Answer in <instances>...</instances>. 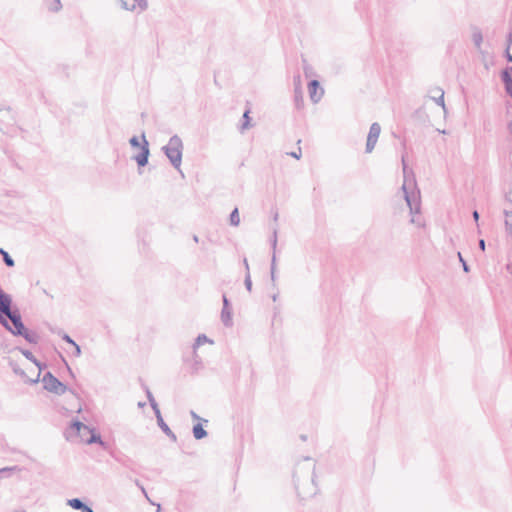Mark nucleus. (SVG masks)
I'll use <instances>...</instances> for the list:
<instances>
[{
	"instance_id": "obj_1",
	"label": "nucleus",
	"mask_w": 512,
	"mask_h": 512,
	"mask_svg": "<svg viewBox=\"0 0 512 512\" xmlns=\"http://www.w3.org/2000/svg\"><path fill=\"white\" fill-rule=\"evenodd\" d=\"M0 325L13 336L24 338L29 344H37L40 340L37 332L25 326L19 308L13 304L12 296L1 287Z\"/></svg>"
},
{
	"instance_id": "obj_2",
	"label": "nucleus",
	"mask_w": 512,
	"mask_h": 512,
	"mask_svg": "<svg viewBox=\"0 0 512 512\" xmlns=\"http://www.w3.org/2000/svg\"><path fill=\"white\" fill-rule=\"evenodd\" d=\"M183 148L182 139L176 134L171 136L168 143L161 148L172 167L178 171H181Z\"/></svg>"
},
{
	"instance_id": "obj_3",
	"label": "nucleus",
	"mask_w": 512,
	"mask_h": 512,
	"mask_svg": "<svg viewBox=\"0 0 512 512\" xmlns=\"http://www.w3.org/2000/svg\"><path fill=\"white\" fill-rule=\"evenodd\" d=\"M129 144L132 148L140 149V152L134 155L132 159L137 163L138 172L141 174V169L148 164L150 156L149 142L146 139L145 133L141 134V141L138 136H132L129 139Z\"/></svg>"
},
{
	"instance_id": "obj_4",
	"label": "nucleus",
	"mask_w": 512,
	"mask_h": 512,
	"mask_svg": "<svg viewBox=\"0 0 512 512\" xmlns=\"http://www.w3.org/2000/svg\"><path fill=\"white\" fill-rule=\"evenodd\" d=\"M43 388L55 395H63L67 391L72 393L74 396H78L75 390L68 388L62 381L54 376L50 371H47L42 377Z\"/></svg>"
},
{
	"instance_id": "obj_5",
	"label": "nucleus",
	"mask_w": 512,
	"mask_h": 512,
	"mask_svg": "<svg viewBox=\"0 0 512 512\" xmlns=\"http://www.w3.org/2000/svg\"><path fill=\"white\" fill-rule=\"evenodd\" d=\"M380 133H381L380 124L377 122L372 123L370 126V129H369L368 136H367L366 147H365L366 153H371L373 151V149L377 143V140L379 138Z\"/></svg>"
},
{
	"instance_id": "obj_6",
	"label": "nucleus",
	"mask_w": 512,
	"mask_h": 512,
	"mask_svg": "<svg viewBox=\"0 0 512 512\" xmlns=\"http://www.w3.org/2000/svg\"><path fill=\"white\" fill-rule=\"evenodd\" d=\"M402 189L404 192L405 201L410 209V213L412 215L420 213V209H421L420 196L419 195H411L408 192L405 184H403Z\"/></svg>"
},
{
	"instance_id": "obj_7",
	"label": "nucleus",
	"mask_w": 512,
	"mask_h": 512,
	"mask_svg": "<svg viewBox=\"0 0 512 512\" xmlns=\"http://www.w3.org/2000/svg\"><path fill=\"white\" fill-rule=\"evenodd\" d=\"M222 302L223 307L221 310V321L225 327H231L233 325L232 307L225 293L222 295Z\"/></svg>"
},
{
	"instance_id": "obj_8",
	"label": "nucleus",
	"mask_w": 512,
	"mask_h": 512,
	"mask_svg": "<svg viewBox=\"0 0 512 512\" xmlns=\"http://www.w3.org/2000/svg\"><path fill=\"white\" fill-rule=\"evenodd\" d=\"M308 91L313 103H318L324 94V89L321 87L320 82L315 79L308 82Z\"/></svg>"
},
{
	"instance_id": "obj_9",
	"label": "nucleus",
	"mask_w": 512,
	"mask_h": 512,
	"mask_svg": "<svg viewBox=\"0 0 512 512\" xmlns=\"http://www.w3.org/2000/svg\"><path fill=\"white\" fill-rule=\"evenodd\" d=\"M271 247H272V258H271V266H270V274L271 281L273 286H275L276 282V247H277V229H273L272 237L270 239Z\"/></svg>"
},
{
	"instance_id": "obj_10",
	"label": "nucleus",
	"mask_w": 512,
	"mask_h": 512,
	"mask_svg": "<svg viewBox=\"0 0 512 512\" xmlns=\"http://www.w3.org/2000/svg\"><path fill=\"white\" fill-rule=\"evenodd\" d=\"M9 365H10V367L12 368L13 372H14L16 375L20 376V377L24 380V382H25V383H29V384H36V383H38V382H39L40 373H38V374H37L36 378L31 379V378H29V377L26 375L25 371H24L23 369H21V368L19 367V365H18L16 362H14V361H10V362H9Z\"/></svg>"
},
{
	"instance_id": "obj_11",
	"label": "nucleus",
	"mask_w": 512,
	"mask_h": 512,
	"mask_svg": "<svg viewBox=\"0 0 512 512\" xmlns=\"http://www.w3.org/2000/svg\"><path fill=\"white\" fill-rule=\"evenodd\" d=\"M298 79V83L294 87V104L296 109H301L304 106L303 92L301 88L300 75H296L295 79Z\"/></svg>"
},
{
	"instance_id": "obj_12",
	"label": "nucleus",
	"mask_w": 512,
	"mask_h": 512,
	"mask_svg": "<svg viewBox=\"0 0 512 512\" xmlns=\"http://www.w3.org/2000/svg\"><path fill=\"white\" fill-rule=\"evenodd\" d=\"M431 95L429 96L437 105L441 106L444 111H446L445 102H444V91L435 87L430 90Z\"/></svg>"
},
{
	"instance_id": "obj_13",
	"label": "nucleus",
	"mask_w": 512,
	"mask_h": 512,
	"mask_svg": "<svg viewBox=\"0 0 512 512\" xmlns=\"http://www.w3.org/2000/svg\"><path fill=\"white\" fill-rule=\"evenodd\" d=\"M90 433V437L86 440L87 444H99L102 447L105 446V442L102 440L100 433H98L94 428H90L87 430Z\"/></svg>"
},
{
	"instance_id": "obj_14",
	"label": "nucleus",
	"mask_w": 512,
	"mask_h": 512,
	"mask_svg": "<svg viewBox=\"0 0 512 512\" xmlns=\"http://www.w3.org/2000/svg\"><path fill=\"white\" fill-rule=\"evenodd\" d=\"M159 428L162 430V432L173 442L177 441L176 434L170 429V427L167 425V423L164 421L163 418L159 419V423H157Z\"/></svg>"
},
{
	"instance_id": "obj_15",
	"label": "nucleus",
	"mask_w": 512,
	"mask_h": 512,
	"mask_svg": "<svg viewBox=\"0 0 512 512\" xmlns=\"http://www.w3.org/2000/svg\"><path fill=\"white\" fill-rule=\"evenodd\" d=\"M250 112H251L250 107H247L242 116V124L239 127L240 132H244L245 130L252 127V123H251L252 119L250 117Z\"/></svg>"
},
{
	"instance_id": "obj_16",
	"label": "nucleus",
	"mask_w": 512,
	"mask_h": 512,
	"mask_svg": "<svg viewBox=\"0 0 512 512\" xmlns=\"http://www.w3.org/2000/svg\"><path fill=\"white\" fill-rule=\"evenodd\" d=\"M192 433L196 440H201L207 437L208 435L207 431L204 429L203 424L201 422L193 425Z\"/></svg>"
},
{
	"instance_id": "obj_17",
	"label": "nucleus",
	"mask_w": 512,
	"mask_h": 512,
	"mask_svg": "<svg viewBox=\"0 0 512 512\" xmlns=\"http://www.w3.org/2000/svg\"><path fill=\"white\" fill-rule=\"evenodd\" d=\"M472 41H473L476 49L480 51L481 45L483 42V35H482L481 30L478 27H473Z\"/></svg>"
},
{
	"instance_id": "obj_18",
	"label": "nucleus",
	"mask_w": 512,
	"mask_h": 512,
	"mask_svg": "<svg viewBox=\"0 0 512 512\" xmlns=\"http://www.w3.org/2000/svg\"><path fill=\"white\" fill-rule=\"evenodd\" d=\"M67 504L74 510L83 511L86 509L87 503L84 502L81 498H72L67 501Z\"/></svg>"
},
{
	"instance_id": "obj_19",
	"label": "nucleus",
	"mask_w": 512,
	"mask_h": 512,
	"mask_svg": "<svg viewBox=\"0 0 512 512\" xmlns=\"http://www.w3.org/2000/svg\"><path fill=\"white\" fill-rule=\"evenodd\" d=\"M70 429L76 434H80L81 430H90V427L79 421L78 419L72 420Z\"/></svg>"
},
{
	"instance_id": "obj_20",
	"label": "nucleus",
	"mask_w": 512,
	"mask_h": 512,
	"mask_svg": "<svg viewBox=\"0 0 512 512\" xmlns=\"http://www.w3.org/2000/svg\"><path fill=\"white\" fill-rule=\"evenodd\" d=\"M501 81L504 84L512 82V66H507L500 72Z\"/></svg>"
},
{
	"instance_id": "obj_21",
	"label": "nucleus",
	"mask_w": 512,
	"mask_h": 512,
	"mask_svg": "<svg viewBox=\"0 0 512 512\" xmlns=\"http://www.w3.org/2000/svg\"><path fill=\"white\" fill-rule=\"evenodd\" d=\"M203 368V362L199 355L197 354L196 350H193V363L191 366L192 373H197L200 369Z\"/></svg>"
},
{
	"instance_id": "obj_22",
	"label": "nucleus",
	"mask_w": 512,
	"mask_h": 512,
	"mask_svg": "<svg viewBox=\"0 0 512 512\" xmlns=\"http://www.w3.org/2000/svg\"><path fill=\"white\" fill-rule=\"evenodd\" d=\"M0 255L2 256V260L4 262V264L7 266V267H14L15 266V261L14 259L11 257V255L6 251L4 250L3 248H0Z\"/></svg>"
},
{
	"instance_id": "obj_23",
	"label": "nucleus",
	"mask_w": 512,
	"mask_h": 512,
	"mask_svg": "<svg viewBox=\"0 0 512 512\" xmlns=\"http://www.w3.org/2000/svg\"><path fill=\"white\" fill-rule=\"evenodd\" d=\"M15 471H21V468L19 466L3 467L0 469V478H8Z\"/></svg>"
},
{
	"instance_id": "obj_24",
	"label": "nucleus",
	"mask_w": 512,
	"mask_h": 512,
	"mask_svg": "<svg viewBox=\"0 0 512 512\" xmlns=\"http://www.w3.org/2000/svg\"><path fill=\"white\" fill-rule=\"evenodd\" d=\"M204 343H213V340L209 339L205 334H199L193 344V350H197L199 346Z\"/></svg>"
},
{
	"instance_id": "obj_25",
	"label": "nucleus",
	"mask_w": 512,
	"mask_h": 512,
	"mask_svg": "<svg viewBox=\"0 0 512 512\" xmlns=\"http://www.w3.org/2000/svg\"><path fill=\"white\" fill-rule=\"evenodd\" d=\"M229 222L232 226H238L240 223L239 211L238 208H234L229 216Z\"/></svg>"
},
{
	"instance_id": "obj_26",
	"label": "nucleus",
	"mask_w": 512,
	"mask_h": 512,
	"mask_svg": "<svg viewBox=\"0 0 512 512\" xmlns=\"http://www.w3.org/2000/svg\"><path fill=\"white\" fill-rule=\"evenodd\" d=\"M15 349L18 350L27 360L31 361L32 363H36L37 358L30 350L22 347H16Z\"/></svg>"
},
{
	"instance_id": "obj_27",
	"label": "nucleus",
	"mask_w": 512,
	"mask_h": 512,
	"mask_svg": "<svg viewBox=\"0 0 512 512\" xmlns=\"http://www.w3.org/2000/svg\"><path fill=\"white\" fill-rule=\"evenodd\" d=\"M139 381L141 382V387L144 389V391L146 393L149 404L152 405V404L157 403L152 392L150 391L149 387L143 382V380L141 378H139Z\"/></svg>"
},
{
	"instance_id": "obj_28",
	"label": "nucleus",
	"mask_w": 512,
	"mask_h": 512,
	"mask_svg": "<svg viewBox=\"0 0 512 512\" xmlns=\"http://www.w3.org/2000/svg\"><path fill=\"white\" fill-rule=\"evenodd\" d=\"M62 8V4L60 0H53L49 6V11L58 12Z\"/></svg>"
},
{
	"instance_id": "obj_29",
	"label": "nucleus",
	"mask_w": 512,
	"mask_h": 512,
	"mask_svg": "<svg viewBox=\"0 0 512 512\" xmlns=\"http://www.w3.org/2000/svg\"><path fill=\"white\" fill-rule=\"evenodd\" d=\"M58 335L61 337V339H62L63 341H65L66 343H68V344H70V345L74 344V342H75V341H74V340H73V339H72V338H71V337H70L66 332H64L63 330H60V331L58 332Z\"/></svg>"
},
{
	"instance_id": "obj_30",
	"label": "nucleus",
	"mask_w": 512,
	"mask_h": 512,
	"mask_svg": "<svg viewBox=\"0 0 512 512\" xmlns=\"http://www.w3.org/2000/svg\"><path fill=\"white\" fill-rule=\"evenodd\" d=\"M244 285H245V288L247 289V291H249V292L252 291V280H251L250 272H248V271L245 274Z\"/></svg>"
},
{
	"instance_id": "obj_31",
	"label": "nucleus",
	"mask_w": 512,
	"mask_h": 512,
	"mask_svg": "<svg viewBox=\"0 0 512 512\" xmlns=\"http://www.w3.org/2000/svg\"><path fill=\"white\" fill-rule=\"evenodd\" d=\"M150 406H151V408L153 409V412H154V414H155V417H156L157 423H159V419H160V418H163V417H162V414H161V411H160V409H159L158 404H157V403H155V404H152V405H150Z\"/></svg>"
},
{
	"instance_id": "obj_32",
	"label": "nucleus",
	"mask_w": 512,
	"mask_h": 512,
	"mask_svg": "<svg viewBox=\"0 0 512 512\" xmlns=\"http://www.w3.org/2000/svg\"><path fill=\"white\" fill-rule=\"evenodd\" d=\"M458 257H459V261L462 264L464 272H466V273L469 272L470 271L469 265L467 264V262L465 261V259L463 258L462 254L460 252H458Z\"/></svg>"
},
{
	"instance_id": "obj_33",
	"label": "nucleus",
	"mask_w": 512,
	"mask_h": 512,
	"mask_svg": "<svg viewBox=\"0 0 512 512\" xmlns=\"http://www.w3.org/2000/svg\"><path fill=\"white\" fill-rule=\"evenodd\" d=\"M133 1L138 5V7L142 11H145L148 8V1L147 0H133Z\"/></svg>"
},
{
	"instance_id": "obj_34",
	"label": "nucleus",
	"mask_w": 512,
	"mask_h": 512,
	"mask_svg": "<svg viewBox=\"0 0 512 512\" xmlns=\"http://www.w3.org/2000/svg\"><path fill=\"white\" fill-rule=\"evenodd\" d=\"M72 346H73L72 355L75 357H80L81 353H82L81 347L76 342H74V344H72Z\"/></svg>"
},
{
	"instance_id": "obj_35",
	"label": "nucleus",
	"mask_w": 512,
	"mask_h": 512,
	"mask_svg": "<svg viewBox=\"0 0 512 512\" xmlns=\"http://www.w3.org/2000/svg\"><path fill=\"white\" fill-rule=\"evenodd\" d=\"M287 155L299 160L302 156V151H301V148L298 147V150L297 151H292V152H289L287 153Z\"/></svg>"
},
{
	"instance_id": "obj_36",
	"label": "nucleus",
	"mask_w": 512,
	"mask_h": 512,
	"mask_svg": "<svg viewBox=\"0 0 512 512\" xmlns=\"http://www.w3.org/2000/svg\"><path fill=\"white\" fill-rule=\"evenodd\" d=\"M38 369L41 374V371L47 368V364L45 362H41L38 359H36V363H33Z\"/></svg>"
},
{
	"instance_id": "obj_37",
	"label": "nucleus",
	"mask_w": 512,
	"mask_h": 512,
	"mask_svg": "<svg viewBox=\"0 0 512 512\" xmlns=\"http://www.w3.org/2000/svg\"><path fill=\"white\" fill-rule=\"evenodd\" d=\"M504 89H505V92L507 93L508 96L511 97L512 99V82H508L507 84H504Z\"/></svg>"
},
{
	"instance_id": "obj_38",
	"label": "nucleus",
	"mask_w": 512,
	"mask_h": 512,
	"mask_svg": "<svg viewBox=\"0 0 512 512\" xmlns=\"http://www.w3.org/2000/svg\"><path fill=\"white\" fill-rule=\"evenodd\" d=\"M120 2H121V7L124 10H130L131 11V10H133L135 8V5H132L131 7H129L127 1H125V0H120Z\"/></svg>"
},
{
	"instance_id": "obj_39",
	"label": "nucleus",
	"mask_w": 512,
	"mask_h": 512,
	"mask_svg": "<svg viewBox=\"0 0 512 512\" xmlns=\"http://www.w3.org/2000/svg\"><path fill=\"white\" fill-rule=\"evenodd\" d=\"M414 115H415V117H418V118H421L422 116L427 117V115L425 114V112L422 108L417 109L415 111Z\"/></svg>"
},
{
	"instance_id": "obj_40",
	"label": "nucleus",
	"mask_w": 512,
	"mask_h": 512,
	"mask_svg": "<svg viewBox=\"0 0 512 512\" xmlns=\"http://www.w3.org/2000/svg\"><path fill=\"white\" fill-rule=\"evenodd\" d=\"M134 483L137 487H139L141 489L142 493L147 497V492H146L145 488L143 487V485L140 483V481L138 479H136L134 481Z\"/></svg>"
},
{
	"instance_id": "obj_41",
	"label": "nucleus",
	"mask_w": 512,
	"mask_h": 512,
	"mask_svg": "<svg viewBox=\"0 0 512 512\" xmlns=\"http://www.w3.org/2000/svg\"><path fill=\"white\" fill-rule=\"evenodd\" d=\"M478 246H479V249L484 252L485 248H486L485 240L484 239H479Z\"/></svg>"
},
{
	"instance_id": "obj_42",
	"label": "nucleus",
	"mask_w": 512,
	"mask_h": 512,
	"mask_svg": "<svg viewBox=\"0 0 512 512\" xmlns=\"http://www.w3.org/2000/svg\"><path fill=\"white\" fill-rule=\"evenodd\" d=\"M190 415L195 420L203 421L205 423L207 422V420L200 418L193 410L190 411Z\"/></svg>"
},
{
	"instance_id": "obj_43",
	"label": "nucleus",
	"mask_w": 512,
	"mask_h": 512,
	"mask_svg": "<svg viewBox=\"0 0 512 512\" xmlns=\"http://www.w3.org/2000/svg\"><path fill=\"white\" fill-rule=\"evenodd\" d=\"M62 360H63V362L65 363V365H66V367H67V370H68V372H69L70 376H71L72 378H74V377H75V375H74V373H73L72 369L70 368V366L68 365L67 361H66V360H65V358H63V357H62Z\"/></svg>"
},
{
	"instance_id": "obj_44",
	"label": "nucleus",
	"mask_w": 512,
	"mask_h": 512,
	"mask_svg": "<svg viewBox=\"0 0 512 512\" xmlns=\"http://www.w3.org/2000/svg\"><path fill=\"white\" fill-rule=\"evenodd\" d=\"M472 216H473V219L475 220V222H478V220L480 218V215H479V212L477 210L473 211Z\"/></svg>"
},
{
	"instance_id": "obj_45",
	"label": "nucleus",
	"mask_w": 512,
	"mask_h": 512,
	"mask_svg": "<svg viewBox=\"0 0 512 512\" xmlns=\"http://www.w3.org/2000/svg\"><path fill=\"white\" fill-rule=\"evenodd\" d=\"M293 483L296 489H298L299 479L296 477V474H293Z\"/></svg>"
},
{
	"instance_id": "obj_46",
	"label": "nucleus",
	"mask_w": 512,
	"mask_h": 512,
	"mask_svg": "<svg viewBox=\"0 0 512 512\" xmlns=\"http://www.w3.org/2000/svg\"><path fill=\"white\" fill-rule=\"evenodd\" d=\"M506 227H507V231L509 232L510 235H512V224L508 223V221H506Z\"/></svg>"
},
{
	"instance_id": "obj_47",
	"label": "nucleus",
	"mask_w": 512,
	"mask_h": 512,
	"mask_svg": "<svg viewBox=\"0 0 512 512\" xmlns=\"http://www.w3.org/2000/svg\"><path fill=\"white\" fill-rule=\"evenodd\" d=\"M506 59L508 62H512V55L509 53L508 49L506 50Z\"/></svg>"
},
{
	"instance_id": "obj_48",
	"label": "nucleus",
	"mask_w": 512,
	"mask_h": 512,
	"mask_svg": "<svg viewBox=\"0 0 512 512\" xmlns=\"http://www.w3.org/2000/svg\"><path fill=\"white\" fill-rule=\"evenodd\" d=\"M243 263H244V266H245L246 272H247V271H248V272H250V271H249V264H248V261H247V259H246V258H244Z\"/></svg>"
},
{
	"instance_id": "obj_49",
	"label": "nucleus",
	"mask_w": 512,
	"mask_h": 512,
	"mask_svg": "<svg viewBox=\"0 0 512 512\" xmlns=\"http://www.w3.org/2000/svg\"><path fill=\"white\" fill-rule=\"evenodd\" d=\"M82 512H94V510L87 504L86 509H84Z\"/></svg>"
},
{
	"instance_id": "obj_50",
	"label": "nucleus",
	"mask_w": 512,
	"mask_h": 512,
	"mask_svg": "<svg viewBox=\"0 0 512 512\" xmlns=\"http://www.w3.org/2000/svg\"><path fill=\"white\" fill-rule=\"evenodd\" d=\"M402 165H403V170L405 171V170H406L407 165H406V161H405L404 156H402Z\"/></svg>"
},
{
	"instance_id": "obj_51",
	"label": "nucleus",
	"mask_w": 512,
	"mask_h": 512,
	"mask_svg": "<svg viewBox=\"0 0 512 512\" xmlns=\"http://www.w3.org/2000/svg\"><path fill=\"white\" fill-rule=\"evenodd\" d=\"M278 298V293L272 295V300L275 302Z\"/></svg>"
},
{
	"instance_id": "obj_52",
	"label": "nucleus",
	"mask_w": 512,
	"mask_h": 512,
	"mask_svg": "<svg viewBox=\"0 0 512 512\" xmlns=\"http://www.w3.org/2000/svg\"><path fill=\"white\" fill-rule=\"evenodd\" d=\"M508 42H509V44H511V43H512V33H510V34L508 35Z\"/></svg>"
},
{
	"instance_id": "obj_53",
	"label": "nucleus",
	"mask_w": 512,
	"mask_h": 512,
	"mask_svg": "<svg viewBox=\"0 0 512 512\" xmlns=\"http://www.w3.org/2000/svg\"><path fill=\"white\" fill-rule=\"evenodd\" d=\"M129 462H130V460L125 461V462H123V465H124L125 467L130 468V466H129Z\"/></svg>"
},
{
	"instance_id": "obj_54",
	"label": "nucleus",
	"mask_w": 512,
	"mask_h": 512,
	"mask_svg": "<svg viewBox=\"0 0 512 512\" xmlns=\"http://www.w3.org/2000/svg\"><path fill=\"white\" fill-rule=\"evenodd\" d=\"M311 481L313 484H315V473L313 472L312 476H311Z\"/></svg>"
},
{
	"instance_id": "obj_55",
	"label": "nucleus",
	"mask_w": 512,
	"mask_h": 512,
	"mask_svg": "<svg viewBox=\"0 0 512 512\" xmlns=\"http://www.w3.org/2000/svg\"><path fill=\"white\" fill-rule=\"evenodd\" d=\"M193 240H194L195 242H198V241H199L198 236H197V235H193Z\"/></svg>"
},
{
	"instance_id": "obj_56",
	"label": "nucleus",
	"mask_w": 512,
	"mask_h": 512,
	"mask_svg": "<svg viewBox=\"0 0 512 512\" xmlns=\"http://www.w3.org/2000/svg\"><path fill=\"white\" fill-rule=\"evenodd\" d=\"M300 438H301V440L306 441L307 436L306 435H301Z\"/></svg>"
},
{
	"instance_id": "obj_57",
	"label": "nucleus",
	"mask_w": 512,
	"mask_h": 512,
	"mask_svg": "<svg viewBox=\"0 0 512 512\" xmlns=\"http://www.w3.org/2000/svg\"><path fill=\"white\" fill-rule=\"evenodd\" d=\"M138 406H139V407H144V406H145V403H144V402H139V403H138Z\"/></svg>"
},
{
	"instance_id": "obj_58",
	"label": "nucleus",
	"mask_w": 512,
	"mask_h": 512,
	"mask_svg": "<svg viewBox=\"0 0 512 512\" xmlns=\"http://www.w3.org/2000/svg\"><path fill=\"white\" fill-rule=\"evenodd\" d=\"M278 219V213H275L274 220L276 221Z\"/></svg>"
},
{
	"instance_id": "obj_59",
	"label": "nucleus",
	"mask_w": 512,
	"mask_h": 512,
	"mask_svg": "<svg viewBox=\"0 0 512 512\" xmlns=\"http://www.w3.org/2000/svg\"><path fill=\"white\" fill-rule=\"evenodd\" d=\"M293 80H294V85L298 83V79L297 78L295 79V77H294Z\"/></svg>"
},
{
	"instance_id": "obj_60",
	"label": "nucleus",
	"mask_w": 512,
	"mask_h": 512,
	"mask_svg": "<svg viewBox=\"0 0 512 512\" xmlns=\"http://www.w3.org/2000/svg\"><path fill=\"white\" fill-rule=\"evenodd\" d=\"M16 512H26V510L25 509H19Z\"/></svg>"
},
{
	"instance_id": "obj_61",
	"label": "nucleus",
	"mask_w": 512,
	"mask_h": 512,
	"mask_svg": "<svg viewBox=\"0 0 512 512\" xmlns=\"http://www.w3.org/2000/svg\"><path fill=\"white\" fill-rule=\"evenodd\" d=\"M509 128L512 130V122L509 124Z\"/></svg>"
},
{
	"instance_id": "obj_62",
	"label": "nucleus",
	"mask_w": 512,
	"mask_h": 512,
	"mask_svg": "<svg viewBox=\"0 0 512 512\" xmlns=\"http://www.w3.org/2000/svg\"><path fill=\"white\" fill-rule=\"evenodd\" d=\"M508 270L510 271V273H512V270H510V267L508 266Z\"/></svg>"
}]
</instances>
